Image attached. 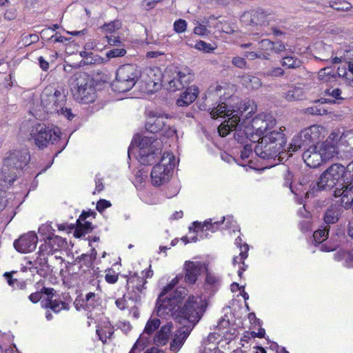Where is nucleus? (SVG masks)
I'll list each match as a JSON object with an SVG mask.
<instances>
[{"mask_svg": "<svg viewBox=\"0 0 353 353\" xmlns=\"http://www.w3.org/2000/svg\"><path fill=\"white\" fill-rule=\"evenodd\" d=\"M341 188H336L334 191V197H341V203L345 208L353 206V178L347 179Z\"/></svg>", "mask_w": 353, "mask_h": 353, "instance_id": "18", "label": "nucleus"}, {"mask_svg": "<svg viewBox=\"0 0 353 353\" xmlns=\"http://www.w3.org/2000/svg\"><path fill=\"white\" fill-rule=\"evenodd\" d=\"M319 140V127L312 125L302 130L298 135L294 137L288 149L289 157L292 152L297 151L301 148H305L310 144L316 143Z\"/></svg>", "mask_w": 353, "mask_h": 353, "instance_id": "15", "label": "nucleus"}, {"mask_svg": "<svg viewBox=\"0 0 353 353\" xmlns=\"http://www.w3.org/2000/svg\"><path fill=\"white\" fill-rule=\"evenodd\" d=\"M232 64L241 69L246 68V61L244 58L240 57H235L232 59Z\"/></svg>", "mask_w": 353, "mask_h": 353, "instance_id": "55", "label": "nucleus"}, {"mask_svg": "<svg viewBox=\"0 0 353 353\" xmlns=\"http://www.w3.org/2000/svg\"><path fill=\"white\" fill-rule=\"evenodd\" d=\"M329 230L330 226L326 225L323 229L315 231L313 234L314 240L318 243H322L328 237Z\"/></svg>", "mask_w": 353, "mask_h": 353, "instance_id": "38", "label": "nucleus"}, {"mask_svg": "<svg viewBox=\"0 0 353 353\" xmlns=\"http://www.w3.org/2000/svg\"><path fill=\"white\" fill-rule=\"evenodd\" d=\"M334 71L331 68H325L323 69H321L319 72V78H321V80H324L325 81L329 80L328 79L325 78V76H332L334 77Z\"/></svg>", "mask_w": 353, "mask_h": 353, "instance_id": "53", "label": "nucleus"}, {"mask_svg": "<svg viewBox=\"0 0 353 353\" xmlns=\"http://www.w3.org/2000/svg\"><path fill=\"white\" fill-rule=\"evenodd\" d=\"M194 47L196 49L206 53H210L215 49V47H214L212 44L206 43L203 41H198L195 44Z\"/></svg>", "mask_w": 353, "mask_h": 353, "instance_id": "48", "label": "nucleus"}, {"mask_svg": "<svg viewBox=\"0 0 353 353\" xmlns=\"http://www.w3.org/2000/svg\"><path fill=\"white\" fill-rule=\"evenodd\" d=\"M39 36L35 34H23L21 36V43L23 46H28L32 43L38 42Z\"/></svg>", "mask_w": 353, "mask_h": 353, "instance_id": "44", "label": "nucleus"}, {"mask_svg": "<svg viewBox=\"0 0 353 353\" xmlns=\"http://www.w3.org/2000/svg\"><path fill=\"white\" fill-rule=\"evenodd\" d=\"M121 27V23L118 21H111L101 26V29L105 33H112Z\"/></svg>", "mask_w": 353, "mask_h": 353, "instance_id": "41", "label": "nucleus"}, {"mask_svg": "<svg viewBox=\"0 0 353 353\" xmlns=\"http://www.w3.org/2000/svg\"><path fill=\"white\" fill-rule=\"evenodd\" d=\"M148 339L145 337V334H142L137 339L129 353H141L147 345Z\"/></svg>", "mask_w": 353, "mask_h": 353, "instance_id": "37", "label": "nucleus"}, {"mask_svg": "<svg viewBox=\"0 0 353 353\" xmlns=\"http://www.w3.org/2000/svg\"><path fill=\"white\" fill-rule=\"evenodd\" d=\"M210 110L214 119L228 118L218 128L220 136L224 137L234 130V139L239 143H245L248 139L255 143L258 137L276 124V120L270 114H260L252 118L256 111V105L252 100L241 101L230 107L221 103Z\"/></svg>", "mask_w": 353, "mask_h": 353, "instance_id": "1", "label": "nucleus"}, {"mask_svg": "<svg viewBox=\"0 0 353 353\" xmlns=\"http://www.w3.org/2000/svg\"><path fill=\"white\" fill-rule=\"evenodd\" d=\"M71 91L76 101L83 104L93 103L97 92L93 78L86 72H79L70 79Z\"/></svg>", "mask_w": 353, "mask_h": 353, "instance_id": "6", "label": "nucleus"}, {"mask_svg": "<svg viewBox=\"0 0 353 353\" xmlns=\"http://www.w3.org/2000/svg\"><path fill=\"white\" fill-rule=\"evenodd\" d=\"M60 133L57 127L52 128L45 123H36L32 126L30 135L39 148H43L56 141Z\"/></svg>", "mask_w": 353, "mask_h": 353, "instance_id": "12", "label": "nucleus"}, {"mask_svg": "<svg viewBox=\"0 0 353 353\" xmlns=\"http://www.w3.org/2000/svg\"><path fill=\"white\" fill-rule=\"evenodd\" d=\"M302 92L300 88L296 87L290 88L283 93V97L288 101H294L301 99Z\"/></svg>", "mask_w": 353, "mask_h": 353, "instance_id": "36", "label": "nucleus"}, {"mask_svg": "<svg viewBox=\"0 0 353 353\" xmlns=\"http://www.w3.org/2000/svg\"><path fill=\"white\" fill-rule=\"evenodd\" d=\"M193 79V74L188 69L181 71L177 67L168 65L162 74V81L167 84V89L172 92L180 90Z\"/></svg>", "mask_w": 353, "mask_h": 353, "instance_id": "11", "label": "nucleus"}, {"mask_svg": "<svg viewBox=\"0 0 353 353\" xmlns=\"http://www.w3.org/2000/svg\"><path fill=\"white\" fill-rule=\"evenodd\" d=\"M54 253V251L50 243H48V241L46 239L45 243L39 246V252L37 254L47 258L48 255H52Z\"/></svg>", "mask_w": 353, "mask_h": 353, "instance_id": "40", "label": "nucleus"}, {"mask_svg": "<svg viewBox=\"0 0 353 353\" xmlns=\"http://www.w3.org/2000/svg\"><path fill=\"white\" fill-rule=\"evenodd\" d=\"M244 144V147L241 151V158L243 160L248 159L250 154H252V146L251 145L246 144V142Z\"/></svg>", "mask_w": 353, "mask_h": 353, "instance_id": "51", "label": "nucleus"}, {"mask_svg": "<svg viewBox=\"0 0 353 353\" xmlns=\"http://www.w3.org/2000/svg\"><path fill=\"white\" fill-rule=\"evenodd\" d=\"M274 47L273 41L270 39H262L259 43V49L261 53L266 52L269 54V59H270V52L272 51V48Z\"/></svg>", "mask_w": 353, "mask_h": 353, "instance_id": "39", "label": "nucleus"}, {"mask_svg": "<svg viewBox=\"0 0 353 353\" xmlns=\"http://www.w3.org/2000/svg\"><path fill=\"white\" fill-rule=\"evenodd\" d=\"M199 94L197 87H190L186 89L176 101V105L180 107L188 106L195 101Z\"/></svg>", "mask_w": 353, "mask_h": 353, "instance_id": "24", "label": "nucleus"}, {"mask_svg": "<svg viewBox=\"0 0 353 353\" xmlns=\"http://www.w3.org/2000/svg\"><path fill=\"white\" fill-rule=\"evenodd\" d=\"M183 278L182 274L176 276L164 288L161 293L159 294L157 303L156 309L158 312L159 307L161 304H164L165 302H168L170 305H175L174 310L179 311L183 306H180L184 298L188 295V290L183 287H179L176 290H173L175 285L178 283L179 280Z\"/></svg>", "mask_w": 353, "mask_h": 353, "instance_id": "8", "label": "nucleus"}, {"mask_svg": "<svg viewBox=\"0 0 353 353\" xmlns=\"http://www.w3.org/2000/svg\"><path fill=\"white\" fill-rule=\"evenodd\" d=\"M145 129L152 134L161 132L167 137H172L176 133L173 125V118L167 114L154 115L148 119Z\"/></svg>", "mask_w": 353, "mask_h": 353, "instance_id": "13", "label": "nucleus"}, {"mask_svg": "<svg viewBox=\"0 0 353 353\" xmlns=\"http://www.w3.org/2000/svg\"><path fill=\"white\" fill-rule=\"evenodd\" d=\"M77 227L76 230H74V235L77 237L80 238L82 236H83L85 233H88L91 232L93 229V227L92 226V223L89 221H84L83 223L82 221H80V223H77Z\"/></svg>", "mask_w": 353, "mask_h": 353, "instance_id": "33", "label": "nucleus"}, {"mask_svg": "<svg viewBox=\"0 0 353 353\" xmlns=\"http://www.w3.org/2000/svg\"><path fill=\"white\" fill-rule=\"evenodd\" d=\"M284 74V70L280 67L272 68L263 72V76L267 77H280Z\"/></svg>", "mask_w": 353, "mask_h": 353, "instance_id": "46", "label": "nucleus"}, {"mask_svg": "<svg viewBox=\"0 0 353 353\" xmlns=\"http://www.w3.org/2000/svg\"><path fill=\"white\" fill-rule=\"evenodd\" d=\"M46 307L50 308L54 312L58 313L62 310H68L70 306L65 302L61 300L49 299L46 303Z\"/></svg>", "mask_w": 353, "mask_h": 353, "instance_id": "30", "label": "nucleus"}, {"mask_svg": "<svg viewBox=\"0 0 353 353\" xmlns=\"http://www.w3.org/2000/svg\"><path fill=\"white\" fill-rule=\"evenodd\" d=\"M126 298H127V296H126V294H125V295H123V296L122 298H120V299H118L117 300H116L115 305L119 309L123 310H125V308L128 307Z\"/></svg>", "mask_w": 353, "mask_h": 353, "instance_id": "58", "label": "nucleus"}, {"mask_svg": "<svg viewBox=\"0 0 353 353\" xmlns=\"http://www.w3.org/2000/svg\"><path fill=\"white\" fill-rule=\"evenodd\" d=\"M97 294L94 292H89L85 296V304L88 307H94L97 303Z\"/></svg>", "mask_w": 353, "mask_h": 353, "instance_id": "52", "label": "nucleus"}, {"mask_svg": "<svg viewBox=\"0 0 353 353\" xmlns=\"http://www.w3.org/2000/svg\"><path fill=\"white\" fill-rule=\"evenodd\" d=\"M270 14H267L262 10H252L245 12L242 16V20L248 21L251 26H267L270 23Z\"/></svg>", "mask_w": 353, "mask_h": 353, "instance_id": "20", "label": "nucleus"}, {"mask_svg": "<svg viewBox=\"0 0 353 353\" xmlns=\"http://www.w3.org/2000/svg\"><path fill=\"white\" fill-rule=\"evenodd\" d=\"M344 209L345 208L341 205L340 199L325 211L323 214L324 223L328 226L330 224L336 223L341 216Z\"/></svg>", "mask_w": 353, "mask_h": 353, "instance_id": "21", "label": "nucleus"}, {"mask_svg": "<svg viewBox=\"0 0 353 353\" xmlns=\"http://www.w3.org/2000/svg\"><path fill=\"white\" fill-rule=\"evenodd\" d=\"M168 302L161 304L157 315L163 319L172 318L176 323L183 326L178 329L174 339L170 344V350L174 353L178 352L183 345L194 326L201 320L205 312L199 297L189 296L179 311L174 310L175 305H169Z\"/></svg>", "mask_w": 353, "mask_h": 353, "instance_id": "2", "label": "nucleus"}, {"mask_svg": "<svg viewBox=\"0 0 353 353\" xmlns=\"http://www.w3.org/2000/svg\"><path fill=\"white\" fill-rule=\"evenodd\" d=\"M338 134L332 133L325 142L310 145L303 153V159L305 164L310 168H316L337 154L339 152L334 141L338 140Z\"/></svg>", "mask_w": 353, "mask_h": 353, "instance_id": "3", "label": "nucleus"}, {"mask_svg": "<svg viewBox=\"0 0 353 353\" xmlns=\"http://www.w3.org/2000/svg\"><path fill=\"white\" fill-rule=\"evenodd\" d=\"M67 95L63 88L47 86L41 94V105L48 113H59V109L65 105Z\"/></svg>", "mask_w": 353, "mask_h": 353, "instance_id": "9", "label": "nucleus"}, {"mask_svg": "<svg viewBox=\"0 0 353 353\" xmlns=\"http://www.w3.org/2000/svg\"><path fill=\"white\" fill-rule=\"evenodd\" d=\"M126 54V50L124 48H114L106 52L108 58H115L123 57Z\"/></svg>", "mask_w": 353, "mask_h": 353, "instance_id": "49", "label": "nucleus"}, {"mask_svg": "<svg viewBox=\"0 0 353 353\" xmlns=\"http://www.w3.org/2000/svg\"><path fill=\"white\" fill-rule=\"evenodd\" d=\"M173 323L171 321L167 322L161 326L154 338V343L157 345H163L168 341L170 334L172 330Z\"/></svg>", "mask_w": 353, "mask_h": 353, "instance_id": "25", "label": "nucleus"}, {"mask_svg": "<svg viewBox=\"0 0 353 353\" xmlns=\"http://www.w3.org/2000/svg\"><path fill=\"white\" fill-rule=\"evenodd\" d=\"M281 64L289 69H295L301 67L302 61L294 56H285L281 61Z\"/></svg>", "mask_w": 353, "mask_h": 353, "instance_id": "32", "label": "nucleus"}, {"mask_svg": "<svg viewBox=\"0 0 353 353\" xmlns=\"http://www.w3.org/2000/svg\"><path fill=\"white\" fill-rule=\"evenodd\" d=\"M341 90L339 88H329L326 89L325 90V94L330 97L331 98H325L319 100V101H323V103H336L337 100H343V98L341 96ZM323 103V101L322 103Z\"/></svg>", "mask_w": 353, "mask_h": 353, "instance_id": "29", "label": "nucleus"}, {"mask_svg": "<svg viewBox=\"0 0 353 353\" xmlns=\"http://www.w3.org/2000/svg\"><path fill=\"white\" fill-rule=\"evenodd\" d=\"M330 6L338 11H346L351 8L350 3L341 1H332L330 2Z\"/></svg>", "mask_w": 353, "mask_h": 353, "instance_id": "42", "label": "nucleus"}, {"mask_svg": "<svg viewBox=\"0 0 353 353\" xmlns=\"http://www.w3.org/2000/svg\"><path fill=\"white\" fill-rule=\"evenodd\" d=\"M41 298H42V294H41V290L37 291L34 292H32L28 296L29 300L33 303H38L41 300Z\"/></svg>", "mask_w": 353, "mask_h": 353, "instance_id": "60", "label": "nucleus"}, {"mask_svg": "<svg viewBox=\"0 0 353 353\" xmlns=\"http://www.w3.org/2000/svg\"><path fill=\"white\" fill-rule=\"evenodd\" d=\"M204 269V264L200 261H185L183 267L185 275L183 279L186 283L194 284Z\"/></svg>", "mask_w": 353, "mask_h": 353, "instance_id": "19", "label": "nucleus"}, {"mask_svg": "<svg viewBox=\"0 0 353 353\" xmlns=\"http://www.w3.org/2000/svg\"><path fill=\"white\" fill-rule=\"evenodd\" d=\"M223 88L221 85H216L215 88H210V90L208 92V97L206 98L207 101L208 102V98H210L212 96L216 95L217 97L222 96V90Z\"/></svg>", "mask_w": 353, "mask_h": 353, "instance_id": "57", "label": "nucleus"}, {"mask_svg": "<svg viewBox=\"0 0 353 353\" xmlns=\"http://www.w3.org/2000/svg\"><path fill=\"white\" fill-rule=\"evenodd\" d=\"M174 156L171 154H164L160 163L156 164L150 173L151 181L153 185L160 186L168 182L172 175L174 163L172 161Z\"/></svg>", "mask_w": 353, "mask_h": 353, "instance_id": "14", "label": "nucleus"}, {"mask_svg": "<svg viewBox=\"0 0 353 353\" xmlns=\"http://www.w3.org/2000/svg\"><path fill=\"white\" fill-rule=\"evenodd\" d=\"M111 206V203L105 199H100L97 203L96 208L99 212H102L106 208Z\"/></svg>", "mask_w": 353, "mask_h": 353, "instance_id": "56", "label": "nucleus"}, {"mask_svg": "<svg viewBox=\"0 0 353 353\" xmlns=\"http://www.w3.org/2000/svg\"><path fill=\"white\" fill-rule=\"evenodd\" d=\"M286 143V139L281 128L279 130H273L258 139L254 146V152L256 156L263 159L281 158L282 149Z\"/></svg>", "mask_w": 353, "mask_h": 353, "instance_id": "4", "label": "nucleus"}, {"mask_svg": "<svg viewBox=\"0 0 353 353\" xmlns=\"http://www.w3.org/2000/svg\"><path fill=\"white\" fill-rule=\"evenodd\" d=\"M59 114L63 115L68 120H72L74 117V114L72 112L71 109L69 108L65 107V105L63 107L62 109H59Z\"/></svg>", "mask_w": 353, "mask_h": 353, "instance_id": "59", "label": "nucleus"}, {"mask_svg": "<svg viewBox=\"0 0 353 353\" xmlns=\"http://www.w3.org/2000/svg\"><path fill=\"white\" fill-rule=\"evenodd\" d=\"M41 294H45L46 295L48 296V299H52V297L55 293V290L53 288L46 287H43L41 290Z\"/></svg>", "mask_w": 353, "mask_h": 353, "instance_id": "63", "label": "nucleus"}, {"mask_svg": "<svg viewBox=\"0 0 353 353\" xmlns=\"http://www.w3.org/2000/svg\"><path fill=\"white\" fill-rule=\"evenodd\" d=\"M25 270H28L32 273H37L43 275V272H46L49 268L46 257L38 255L34 261H28L24 267Z\"/></svg>", "mask_w": 353, "mask_h": 353, "instance_id": "22", "label": "nucleus"}, {"mask_svg": "<svg viewBox=\"0 0 353 353\" xmlns=\"http://www.w3.org/2000/svg\"><path fill=\"white\" fill-rule=\"evenodd\" d=\"M245 57L250 60H254L256 59H260L263 60H269V54L266 52L261 53L259 51L256 52H246Z\"/></svg>", "mask_w": 353, "mask_h": 353, "instance_id": "47", "label": "nucleus"}, {"mask_svg": "<svg viewBox=\"0 0 353 353\" xmlns=\"http://www.w3.org/2000/svg\"><path fill=\"white\" fill-rule=\"evenodd\" d=\"M248 245L244 244L243 247H241V252L239 256H234L233 258V263H244V260L248 257Z\"/></svg>", "mask_w": 353, "mask_h": 353, "instance_id": "45", "label": "nucleus"}, {"mask_svg": "<svg viewBox=\"0 0 353 353\" xmlns=\"http://www.w3.org/2000/svg\"><path fill=\"white\" fill-rule=\"evenodd\" d=\"M75 261L79 264V268L84 272L92 266L94 262L90 256H88V254H83L78 256Z\"/></svg>", "mask_w": 353, "mask_h": 353, "instance_id": "34", "label": "nucleus"}, {"mask_svg": "<svg viewBox=\"0 0 353 353\" xmlns=\"http://www.w3.org/2000/svg\"><path fill=\"white\" fill-rule=\"evenodd\" d=\"M273 44L274 47L272 52L276 54H281L286 50L285 45L281 41H273Z\"/></svg>", "mask_w": 353, "mask_h": 353, "instance_id": "54", "label": "nucleus"}, {"mask_svg": "<svg viewBox=\"0 0 353 353\" xmlns=\"http://www.w3.org/2000/svg\"><path fill=\"white\" fill-rule=\"evenodd\" d=\"M105 279L108 283L113 284L117 282L119 276L116 274L107 273Z\"/></svg>", "mask_w": 353, "mask_h": 353, "instance_id": "62", "label": "nucleus"}, {"mask_svg": "<svg viewBox=\"0 0 353 353\" xmlns=\"http://www.w3.org/2000/svg\"><path fill=\"white\" fill-rule=\"evenodd\" d=\"M145 281L143 278L133 276L128 280L126 294L129 300L136 303L141 301V294L143 293Z\"/></svg>", "mask_w": 353, "mask_h": 353, "instance_id": "17", "label": "nucleus"}, {"mask_svg": "<svg viewBox=\"0 0 353 353\" xmlns=\"http://www.w3.org/2000/svg\"><path fill=\"white\" fill-rule=\"evenodd\" d=\"M232 217H228L226 219L227 223L230 221V219ZM225 220V216H223L221 221H214L212 223V220L211 219L205 221L203 224L201 225V224L199 222H194V225L196 228H201V230H204V228H205L206 230H210L212 232H214L219 227L222 223H223L224 221Z\"/></svg>", "mask_w": 353, "mask_h": 353, "instance_id": "27", "label": "nucleus"}, {"mask_svg": "<svg viewBox=\"0 0 353 353\" xmlns=\"http://www.w3.org/2000/svg\"><path fill=\"white\" fill-rule=\"evenodd\" d=\"M154 140V139L152 137L149 138L144 136L140 141L139 154L141 156V161L143 163H148L149 161H147L146 158H153V155L155 154L152 150Z\"/></svg>", "mask_w": 353, "mask_h": 353, "instance_id": "23", "label": "nucleus"}, {"mask_svg": "<svg viewBox=\"0 0 353 353\" xmlns=\"http://www.w3.org/2000/svg\"><path fill=\"white\" fill-rule=\"evenodd\" d=\"M241 82L245 87L252 90H258L262 85V82L259 77L249 74L243 75Z\"/></svg>", "mask_w": 353, "mask_h": 353, "instance_id": "26", "label": "nucleus"}, {"mask_svg": "<svg viewBox=\"0 0 353 353\" xmlns=\"http://www.w3.org/2000/svg\"><path fill=\"white\" fill-rule=\"evenodd\" d=\"M161 321L158 318H150L144 328L143 334L150 335L160 326Z\"/></svg>", "mask_w": 353, "mask_h": 353, "instance_id": "35", "label": "nucleus"}, {"mask_svg": "<svg viewBox=\"0 0 353 353\" xmlns=\"http://www.w3.org/2000/svg\"><path fill=\"white\" fill-rule=\"evenodd\" d=\"M92 54V52H88L86 51H81L80 52V56L85 59V63L87 64L89 63H93L96 61V59H94L91 55Z\"/></svg>", "mask_w": 353, "mask_h": 353, "instance_id": "61", "label": "nucleus"}, {"mask_svg": "<svg viewBox=\"0 0 353 353\" xmlns=\"http://www.w3.org/2000/svg\"><path fill=\"white\" fill-rule=\"evenodd\" d=\"M316 102V104L307 108V112L310 114L323 115L327 114V111L322 107L321 103Z\"/></svg>", "mask_w": 353, "mask_h": 353, "instance_id": "43", "label": "nucleus"}, {"mask_svg": "<svg viewBox=\"0 0 353 353\" xmlns=\"http://www.w3.org/2000/svg\"><path fill=\"white\" fill-rule=\"evenodd\" d=\"M95 183H96V188L95 190L97 192H101L103 190L104 185L102 182V179L100 177V174H97L95 177Z\"/></svg>", "mask_w": 353, "mask_h": 353, "instance_id": "64", "label": "nucleus"}, {"mask_svg": "<svg viewBox=\"0 0 353 353\" xmlns=\"http://www.w3.org/2000/svg\"><path fill=\"white\" fill-rule=\"evenodd\" d=\"M141 77V71L136 65L125 64L119 68L116 79L112 83L114 90L125 92L131 90Z\"/></svg>", "mask_w": 353, "mask_h": 353, "instance_id": "10", "label": "nucleus"}, {"mask_svg": "<svg viewBox=\"0 0 353 353\" xmlns=\"http://www.w3.org/2000/svg\"><path fill=\"white\" fill-rule=\"evenodd\" d=\"M347 179L345 167L340 163H334L322 173L315 183H312V191L331 190L336 185H339L338 188H341L342 184H345Z\"/></svg>", "mask_w": 353, "mask_h": 353, "instance_id": "7", "label": "nucleus"}, {"mask_svg": "<svg viewBox=\"0 0 353 353\" xmlns=\"http://www.w3.org/2000/svg\"><path fill=\"white\" fill-rule=\"evenodd\" d=\"M187 22L183 19H178L174 23V30L177 33H182L186 30Z\"/></svg>", "mask_w": 353, "mask_h": 353, "instance_id": "50", "label": "nucleus"}, {"mask_svg": "<svg viewBox=\"0 0 353 353\" xmlns=\"http://www.w3.org/2000/svg\"><path fill=\"white\" fill-rule=\"evenodd\" d=\"M38 242V236L34 232L26 233L14 241L13 245L17 251L21 253L33 252Z\"/></svg>", "mask_w": 353, "mask_h": 353, "instance_id": "16", "label": "nucleus"}, {"mask_svg": "<svg viewBox=\"0 0 353 353\" xmlns=\"http://www.w3.org/2000/svg\"><path fill=\"white\" fill-rule=\"evenodd\" d=\"M30 154L26 148L14 149L8 152L3 159L0 176L6 182L13 183L17 174L30 162Z\"/></svg>", "mask_w": 353, "mask_h": 353, "instance_id": "5", "label": "nucleus"}, {"mask_svg": "<svg viewBox=\"0 0 353 353\" xmlns=\"http://www.w3.org/2000/svg\"><path fill=\"white\" fill-rule=\"evenodd\" d=\"M46 240L48 241V243H50L54 252L67 245L64 239L54 234L48 236Z\"/></svg>", "mask_w": 353, "mask_h": 353, "instance_id": "31", "label": "nucleus"}, {"mask_svg": "<svg viewBox=\"0 0 353 353\" xmlns=\"http://www.w3.org/2000/svg\"><path fill=\"white\" fill-rule=\"evenodd\" d=\"M339 146H343L348 152H353V130L344 132L339 139Z\"/></svg>", "mask_w": 353, "mask_h": 353, "instance_id": "28", "label": "nucleus"}]
</instances>
